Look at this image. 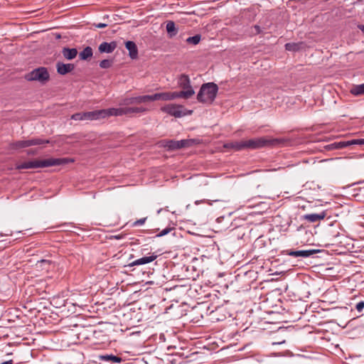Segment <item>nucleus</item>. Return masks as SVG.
Listing matches in <instances>:
<instances>
[{
	"instance_id": "42",
	"label": "nucleus",
	"mask_w": 364,
	"mask_h": 364,
	"mask_svg": "<svg viewBox=\"0 0 364 364\" xmlns=\"http://www.w3.org/2000/svg\"><path fill=\"white\" fill-rule=\"evenodd\" d=\"M36 153H37V151H34V150H32V149L28 150V151H27V154H28V155H35V154H36Z\"/></svg>"
},
{
	"instance_id": "31",
	"label": "nucleus",
	"mask_w": 364,
	"mask_h": 364,
	"mask_svg": "<svg viewBox=\"0 0 364 364\" xmlns=\"http://www.w3.org/2000/svg\"><path fill=\"white\" fill-rule=\"evenodd\" d=\"M112 65V60H108V59L102 60L100 63V67L101 68H104V69L109 68Z\"/></svg>"
},
{
	"instance_id": "43",
	"label": "nucleus",
	"mask_w": 364,
	"mask_h": 364,
	"mask_svg": "<svg viewBox=\"0 0 364 364\" xmlns=\"http://www.w3.org/2000/svg\"><path fill=\"white\" fill-rule=\"evenodd\" d=\"M253 274H255L254 271H249V272H246L245 273V276L250 275V277H252V275H253Z\"/></svg>"
},
{
	"instance_id": "8",
	"label": "nucleus",
	"mask_w": 364,
	"mask_h": 364,
	"mask_svg": "<svg viewBox=\"0 0 364 364\" xmlns=\"http://www.w3.org/2000/svg\"><path fill=\"white\" fill-rule=\"evenodd\" d=\"M320 250H287V255L294 257H309L310 256L320 252Z\"/></svg>"
},
{
	"instance_id": "27",
	"label": "nucleus",
	"mask_w": 364,
	"mask_h": 364,
	"mask_svg": "<svg viewBox=\"0 0 364 364\" xmlns=\"http://www.w3.org/2000/svg\"><path fill=\"white\" fill-rule=\"evenodd\" d=\"M153 95H142L134 97V104H141L153 101Z\"/></svg>"
},
{
	"instance_id": "20",
	"label": "nucleus",
	"mask_w": 364,
	"mask_h": 364,
	"mask_svg": "<svg viewBox=\"0 0 364 364\" xmlns=\"http://www.w3.org/2000/svg\"><path fill=\"white\" fill-rule=\"evenodd\" d=\"M100 113L101 112H100V109L91 112H83L82 116L84 117V120H95L101 119Z\"/></svg>"
},
{
	"instance_id": "33",
	"label": "nucleus",
	"mask_w": 364,
	"mask_h": 364,
	"mask_svg": "<svg viewBox=\"0 0 364 364\" xmlns=\"http://www.w3.org/2000/svg\"><path fill=\"white\" fill-rule=\"evenodd\" d=\"M174 230L173 228H166L164 229L162 231H161L159 234H157L156 237L164 236V235H167L168 233H169L171 230Z\"/></svg>"
},
{
	"instance_id": "6",
	"label": "nucleus",
	"mask_w": 364,
	"mask_h": 364,
	"mask_svg": "<svg viewBox=\"0 0 364 364\" xmlns=\"http://www.w3.org/2000/svg\"><path fill=\"white\" fill-rule=\"evenodd\" d=\"M161 110L163 112L167 113L171 116L179 118L186 115H190L192 114V110H188L184 108L183 105L176 104H168L162 107Z\"/></svg>"
},
{
	"instance_id": "45",
	"label": "nucleus",
	"mask_w": 364,
	"mask_h": 364,
	"mask_svg": "<svg viewBox=\"0 0 364 364\" xmlns=\"http://www.w3.org/2000/svg\"><path fill=\"white\" fill-rule=\"evenodd\" d=\"M114 237H115V238H117V239L120 238V237H119V236H115Z\"/></svg>"
},
{
	"instance_id": "26",
	"label": "nucleus",
	"mask_w": 364,
	"mask_h": 364,
	"mask_svg": "<svg viewBox=\"0 0 364 364\" xmlns=\"http://www.w3.org/2000/svg\"><path fill=\"white\" fill-rule=\"evenodd\" d=\"M93 52L92 49L90 46H87L81 51L79 54V57L81 60H85L92 56Z\"/></svg>"
},
{
	"instance_id": "3",
	"label": "nucleus",
	"mask_w": 364,
	"mask_h": 364,
	"mask_svg": "<svg viewBox=\"0 0 364 364\" xmlns=\"http://www.w3.org/2000/svg\"><path fill=\"white\" fill-rule=\"evenodd\" d=\"M282 140L279 139H267L265 137H259L244 140L245 149H258L263 147L274 146L281 143Z\"/></svg>"
},
{
	"instance_id": "2",
	"label": "nucleus",
	"mask_w": 364,
	"mask_h": 364,
	"mask_svg": "<svg viewBox=\"0 0 364 364\" xmlns=\"http://www.w3.org/2000/svg\"><path fill=\"white\" fill-rule=\"evenodd\" d=\"M218 91V87L215 83H204L197 95V100L202 103L212 104L217 96Z\"/></svg>"
},
{
	"instance_id": "39",
	"label": "nucleus",
	"mask_w": 364,
	"mask_h": 364,
	"mask_svg": "<svg viewBox=\"0 0 364 364\" xmlns=\"http://www.w3.org/2000/svg\"><path fill=\"white\" fill-rule=\"evenodd\" d=\"M95 27L98 28H105L107 26V23H96L95 24Z\"/></svg>"
},
{
	"instance_id": "15",
	"label": "nucleus",
	"mask_w": 364,
	"mask_h": 364,
	"mask_svg": "<svg viewBox=\"0 0 364 364\" xmlns=\"http://www.w3.org/2000/svg\"><path fill=\"white\" fill-rule=\"evenodd\" d=\"M160 146L166 148L168 151H173L179 149L178 141L171 139V140H161L159 143Z\"/></svg>"
},
{
	"instance_id": "1",
	"label": "nucleus",
	"mask_w": 364,
	"mask_h": 364,
	"mask_svg": "<svg viewBox=\"0 0 364 364\" xmlns=\"http://www.w3.org/2000/svg\"><path fill=\"white\" fill-rule=\"evenodd\" d=\"M73 161V159L69 158H49L42 160L35 159L17 164L16 168L21 170L26 168H45L64 165Z\"/></svg>"
},
{
	"instance_id": "7",
	"label": "nucleus",
	"mask_w": 364,
	"mask_h": 364,
	"mask_svg": "<svg viewBox=\"0 0 364 364\" xmlns=\"http://www.w3.org/2000/svg\"><path fill=\"white\" fill-rule=\"evenodd\" d=\"M353 144L363 145L364 144V139L334 142L329 144L328 146V149H341Z\"/></svg>"
},
{
	"instance_id": "16",
	"label": "nucleus",
	"mask_w": 364,
	"mask_h": 364,
	"mask_svg": "<svg viewBox=\"0 0 364 364\" xmlns=\"http://www.w3.org/2000/svg\"><path fill=\"white\" fill-rule=\"evenodd\" d=\"M125 47L129 50V55L132 59H136L138 57V49L134 42L128 41L125 43Z\"/></svg>"
},
{
	"instance_id": "10",
	"label": "nucleus",
	"mask_w": 364,
	"mask_h": 364,
	"mask_svg": "<svg viewBox=\"0 0 364 364\" xmlns=\"http://www.w3.org/2000/svg\"><path fill=\"white\" fill-rule=\"evenodd\" d=\"M117 46V44L116 41H112L110 43L103 42L99 46L98 50L101 53H111L115 50Z\"/></svg>"
},
{
	"instance_id": "22",
	"label": "nucleus",
	"mask_w": 364,
	"mask_h": 364,
	"mask_svg": "<svg viewBox=\"0 0 364 364\" xmlns=\"http://www.w3.org/2000/svg\"><path fill=\"white\" fill-rule=\"evenodd\" d=\"M166 28L169 38H173L178 33V29L176 27V24L172 21H169L167 22Z\"/></svg>"
},
{
	"instance_id": "40",
	"label": "nucleus",
	"mask_w": 364,
	"mask_h": 364,
	"mask_svg": "<svg viewBox=\"0 0 364 364\" xmlns=\"http://www.w3.org/2000/svg\"><path fill=\"white\" fill-rule=\"evenodd\" d=\"M254 28L255 29L257 34H259L262 32L261 28L258 25H255Z\"/></svg>"
},
{
	"instance_id": "29",
	"label": "nucleus",
	"mask_w": 364,
	"mask_h": 364,
	"mask_svg": "<svg viewBox=\"0 0 364 364\" xmlns=\"http://www.w3.org/2000/svg\"><path fill=\"white\" fill-rule=\"evenodd\" d=\"M200 39H201L200 35L197 34V35H195L194 36L188 37L186 41L188 44L197 45L200 41Z\"/></svg>"
},
{
	"instance_id": "17",
	"label": "nucleus",
	"mask_w": 364,
	"mask_h": 364,
	"mask_svg": "<svg viewBox=\"0 0 364 364\" xmlns=\"http://www.w3.org/2000/svg\"><path fill=\"white\" fill-rule=\"evenodd\" d=\"M199 143L200 140L196 139H182L178 141V146L179 149L182 148H188L198 144Z\"/></svg>"
},
{
	"instance_id": "28",
	"label": "nucleus",
	"mask_w": 364,
	"mask_h": 364,
	"mask_svg": "<svg viewBox=\"0 0 364 364\" xmlns=\"http://www.w3.org/2000/svg\"><path fill=\"white\" fill-rule=\"evenodd\" d=\"M351 94L354 95H364V84L353 87L350 90Z\"/></svg>"
},
{
	"instance_id": "46",
	"label": "nucleus",
	"mask_w": 364,
	"mask_h": 364,
	"mask_svg": "<svg viewBox=\"0 0 364 364\" xmlns=\"http://www.w3.org/2000/svg\"><path fill=\"white\" fill-rule=\"evenodd\" d=\"M363 31H364V26H363Z\"/></svg>"
},
{
	"instance_id": "13",
	"label": "nucleus",
	"mask_w": 364,
	"mask_h": 364,
	"mask_svg": "<svg viewBox=\"0 0 364 364\" xmlns=\"http://www.w3.org/2000/svg\"><path fill=\"white\" fill-rule=\"evenodd\" d=\"M178 85L183 90H193L191 85V81L188 75L182 74L178 77Z\"/></svg>"
},
{
	"instance_id": "9",
	"label": "nucleus",
	"mask_w": 364,
	"mask_h": 364,
	"mask_svg": "<svg viewBox=\"0 0 364 364\" xmlns=\"http://www.w3.org/2000/svg\"><path fill=\"white\" fill-rule=\"evenodd\" d=\"M326 218L327 220L331 218L328 215V210H324L319 213H310L304 215V218L309 223H316L320 220H323Z\"/></svg>"
},
{
	"instance_id": "36",
	"label": "nucleus",
	"mask_w": 364,
	"mask_h": 364,
	"mask_svg": "<svg viewBox=\"0 0 364 364\" xmlns=\"http://www.w3.org/2000/svg\"><path fill=\"white\" fill-rule=\"evenodd\" d=\"M355 309L358 311L360 312L364 309V301H360L355 305Z\"/></svg>"
},
{
	"instance_id": "19",
	"label": "nucleus",
	"mask_w": 364,
	"mask_h": 364,
	"mask_svg": "<svg viewBox=\"0 0 364 364\" xmlns=\"http://www.w3.org/2000/svg\"><path fill=\"white\" fill-rule=\"evenodd\" d=\"M99 358L100 360L109 362L112 363H119L122 361V358L112 354L110 355H100Z\"/></svg>"
},
{
	"instance_id": "24",
	"label": "nucleus",
	"mask_w": 364,
	"mask_h": 364,
	"mask_svg": "<svg viewBox=\"0 0 364 364\" xmlns=\"http://www.w3.org/2000/svg\"><path fill=\"white\" fill-rule=\"evenodd\" d=\"M225 147L231 148V149H235V151H240V150L245 149L244 140L240 141H233V142L228 143L226 145H225Z\"/></svg>"
},
{
	"instance_id": "14",
	"label": "nucleus",
	"mask_w": 364,
	"mask_h": 364,
	"mask_svg": "<svg viewBox=\"0 0 364 364\" xmlns=\"http://www.w3.org/2000/svg\"><path fill=\"white\" fill-rule=\"evenodd\" d=\"M156 257H157V255H155L154 253H153L150 256L143 257L141 258H139V259H137L133 261L132 262H131L129 264V266L134 267V266H138V265L148 264V263H150V262H153L154 260H155L156 259Z\"/></svg>"
},
{
	"instance_id": "4",
	"label": "nucleus",
	"mask_w": 364,
	"mask_h": 364,
	"mask_svg": "<svg viewBox=\"0 0 364 364\" xmlns=\"http://www.w3.org/2000/svg\"><path fill=\"white\" fill-rule=\"evenodd\" d=\"M24 78L27 81H36L45 85L50 80V74L47 68L39 67L26 73Z\"/></svg>"
},
{
	"instance_id": "37",
	"label": "nucleus",
	"mask_w": 364,
	"mask_h": 364,
	"mask_svg": "<svg viewBox=\"0 0 364 364\" xmlns=\"http://www.w3.org/2000/svg\"><path fill=\"white\" fill-rule=\"evenodd\" d=\"M146 220V218H141L139 220H136L134 223V226H139V225H143L145 223Z\"/></svg>"
},
{
	"instance_id": "30",
	"label": "nucleus",
	"mask_w": 364,
	"mask_h": 364,
	"mask_svg": "<svg viewBox=\"0 0 364 364\" xmlns=\"http://www.w3.org/2000/svg\"><path fill=\"white\" fill-rule=\"evenodd\" d=\"M117 114H118V116L130 115L129 107H124L117 108Z\"/></svg>"
},
{
	"instance_id": "21",
	"label": "nucleus",
	"mask_w": 364,
	"mask_h": 364,
	"mask_svg": "<svg viewBox=\"0 0 364 364\" xmlns=\"http://www.w3.org/2000/svg\"><path fill=\"white\" fill-rule=\"evenodd\" d=\"M304 43L303 42L299 43H287L285 44V49L289 51H299L304 48Z\"/></svg>"
},
{
	"instance_id": "5",
	"label": "nucleus",
	"mask_w": 364,
	"mask_h": 364,
	"mask_svg": "<svg viewBox=\"0 0 364 364\" xmlns=\"http://www.w3.org/2000/svg\"><path fill=\"white\" fill-rule=\"evenodd\" d=\"M49 143L50 141L48 139L31 138L12 141L9 144V149L11 150H20L32 146L44 145Z\"/></svg>"
},
{
	"instance_id": "41",
	"label": "nucleus",
	"mask_w": 364,
	"mask_h": 364,
	"mask_svg": "<svg viewBox=\"0 0 364 364\" xmlns=\"http://www.w3.org/2000/svg\"><path fill=\"white\" fill-rule=\"evenodd\" d=\"M41 264H48V265H50L51 262L49 260H46V259H42L39 262Z\"/></svg>"
},
{
	"instance_id": "11",
	"label": "nucleus",
	"mask_w": 364,
	"mask_h": 364,
	"mask_svg": "<svg viewBox=\"0 0 364 364\" xmlns=\"http://www.w3.org/2000/svg\"><path fill=\"white\" fill-rule=\"evenodd\" d=\"M195 94L194 90H182L180 92H170L171 100L176 98L189 99Z\"/></svg>"
},
{
	"instance_id": "35",
	"label": "nucleus",
	"mask_w": 364,
	"mask_h": 364,
	"mask_svg": "<svg viewBox=\"0 0 364 364\" xmlns=\"http://www.w3.org/2000/svg\"><path fill=\"white\" fill-rule=\"evenodd\" d=\"M83 112H77L75 113L71 116V119L74 120H84V117L82 116Z\"/></svg>"
},
{
	"instance_id": "25",
	"label": "nucleus",
	"mask_w": 364,
	"mask_h": 364,
	"mask_svg": "<svg viewBox=\"0 0 364 364\" xmlns=\"http://www.w3.org/2000/svg\"><path fill=\"white\" fill-rule=\"evenodd\" d=\"M152 99H153V101H156V100L168 101V100H171L170 92L155 93L153 95Z\"/></svg>"
},
{
	"instance_id": "12",
	"label": "nucleus",
	"mask_w": 364,
	"mask_h": 364,
	"mask_svg": "<svg viewBox=\"0 0 364 364\" xmlns=\"http://www.w3.org/2000/svg\"><path fill=\"white\" fill-rule=\"evenodd\" d=\"M56 68L58 74L65 75L68 73H70L72 70H73L75 66L73 64L71 63L65 64L63 63L58 62L56 64Z\"/></svg>"
},
{
	"instance_id": "23",
	"label": "nucleus",
	"mask_w": 364,
	"mask_h": 364,
	"mask_svg": "<svg viewBox=\"0 0 364 364\" xmlns=\"http://www.w3.org/2000/svg\"><path fill=\"white\" fill-rule=\"evenodd\" d=\"M100 118L104 119L110 116H118L117 108H109L100 109Z\"/></svg>"
},
{
	"instance_id": "32",
	"label": "nucleus",
	"mask_w": 364,
	"mask_h": 364,
	"mask_svg": "<svg viewBox=\"0 0 364 364\" xmlns=\"http://www.w3.org/2000/svg\"><path fill=\"white\" fill-rule=\"evenodd\" d=\"M130 110V115L134 113H141V112H145L147 111L146 108L140 107H129Z\"/></svg>"
},
{
	"instance_id": "18",
	"label": "nucleus",
	"mask_w": 364,
	"mask_h": 364,
	"mask_svg": "<svg viewBox=\"0 0 364 364\" xmlns=\"http://www.w3.org/2000/svg\"><path fill=\"white\" fill-rule=\"evenodd\" d=\"M62 53L67 60H73L77 55V50L76 48H63Z\"/></svg>"
},
{
	"instance_id": "44",
	"label": "nucleus",
	"mask_w": 364,
	"mask_h": 364,
	"mask_svg": "<svg viewBox=\"0 0 364 364\" xmlns=\"http://www.w3.org/2000/svg\"><path fill=\"white\" fill-rule=\"evenodd\" d=\"M13 360H7V361H5V362H3L0 364H13Z\"/></svg>"
},
{
	"instance_id": "34",
	"label": "nucleus",
	"mask_w": 364,
	"mask_h": 364,
	"mask_svg": "<svg viewBox=\"0 0 364 364\" xmlns=\"http://www.w3.org/2000/svg\"><path fill=\"white\" fill-rule=\"evenodd\" d=\"M134 104V97L125 98L120 103L121 105H129Z\"/></svg>"
},
{
	"instance_id": "38",
	"label": "nucleus",
	"mask_w": 364,
	"mask_h": 364,
	"mask_svg": "<svg viewBox=\"0 0 364 364\" xmlns=\"http://www.w3.org/2000/svg\"><path fill=\"white\" fill-rule=\"evenodd\" d=\"M200 203H208V205H212V203L209 200L203 199L201 200H196L195 202L196 205H199Z\"/></svg>"
}]
</instances>
